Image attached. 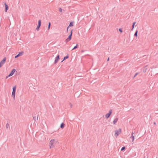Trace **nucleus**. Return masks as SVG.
I'll use <instances>...</instances> for the list:
<instances>
[{"mask_svg":"<svg viewBox=\"0 0 158 158\" xmlns=\"http://www.w3.org/2000/svg\"><path fill=\"white\" fill-rule=\"evenodd\" d=\"M57 142V141L55 139H52L50 142V148H52L54 147L53 144L56 143Z\"/></svg>","mask_w":158,"mask_h":158,"instance_id":"nucleus-1","label":"nucleus"},{"mask_svg":"<svg viewBox=\"0 0 158 158\" xmlns=\"http://www.w3.org/2000/svg\"><path fill=\"white\" fill-rule=\"evenodd\" d=\"M114 136L117 137L121 132V129L120 128L115 131Z\"/></svg>","mask_w":158,"mask_h":158,"instance_id":"nucleus-2","label":"nucleus"},{"mask_svg":"<svg viewBox=\"0 0 158 158\" xmlns=\"http://www.w3.org/2000/svg\"><path fill=\"white\" fill-rule=\"evenodd\" d=\"M112 110L110 109L109 110V112L105 115V117L106 118H108L109 117L110 115L112 113Z\"/></svg>","mask_w":158,"mask_h":158,"instance_id":"nucleus-3","label":"nucleus"},{"mask_svg":"<svg viewBox=\"0 0 158 158\" xmlns=\"http://www.w3.org/2000/svg\"><path fill=\"white\" fill-rule=\"evenodd\" d=\"M15 71H16V70L15 69H13L11 70L10 73L9 75H8V77H10V76H12L14 74V73H15Z\"/></svg>","mask_w":158,"mask_h":158,"instance_id":"nucleus-4","label":"nucleus"},{"mask_svg":"<svg viewBox=\"0 0 158 158\" xmlns=\"http://www.w3.org/2000/svg\"><path fill=\"white\" fill-rule=\"evenodd\" d=\"M60 59L59 55H58L55 58L54 64H56Z\"/></svg>","mask_w":158,"mask_h":158,"instance_id":"nucleus-5","label":"nucleus"},{"mask_svg":"<svg viewBox=\"0 0 158 158\" xmlns=\"http://www.w3.org/2000/svg\"><path fill=\"white\" fill-rule=\"evenodd\" d=\"M134 132L133 131H132L131 133V135L130 137L131 139H132V142H133L134 141V140L135 139V136L134 135Z\"/></svg>","mask_w":158,"mask_h":158,"instance_id":"nucleus-6","label":"nucleus"},{"mask_svg":"<svg viewBox=\"0 0 158 158\" xmlns=\"http://www.w3.org/2000/svg\"><path fill=\"white\" fill-rule=\"evenodd\" d=\"M23 53V52H19V54L15 56V58H16L19 56H22Z\"/></svg>","mask_w":158,"mask_h":158,"instance_id":"nucleus-7","label":"nucleus"},{"mask_svg":"<svg viewBox=\"0 0 158 158\" xmlns=\"http://www.w3.org/2000/svg\"><path fill=\"white\" fill-rule=\"evenodd\" d=\"M6 57L4 58L0 62V63L2 65H3L5 63V62L6 61Z\"/></svg>","mask_w":158,"mask_h":158,"instance_id":"nucleus-8","label":"nucleus"},{"mask_svg":"<svg viewBox=\"0 0 158 158\" xmlns=\"http://www.w3.org/2000/svg\"><path fill=\"white\" fill-rule=\"evenodd\" d=\"M72 31H73V30L72 29L71 30L70 34V35L69 36L68 38V39H69V40H71V39L72 36Z\"/></svg>","mask_w":158,"mask_h":158,"instance_id":"nucleus-9","label":"nucleus"},{"mask_svg":"<svg viewBox=\"0 0 158 158\" xmlns=\"http://www.w3.org/2000/svg\"><path fill=\"white\" fill-rule=\"evenodd\" d=\"M5 12H6L7 11V10H8L9 7L8 5H7L6 3H5Z\"/></svg>","mask_w":158,"mask_h":158,"instance_id":"nucleus-10","label":"nucleus"},{"mask_svg":"<svg viewBox=\"0 0 158 158\" xmlns=\"http://www.w3.org/2000/svg\"><path fill=\"white\" fill-rule=\"evenodd\" d=\"M118 119V118H117L114 120L113 122V123L114 124H115L117 122Z\"/></svg>","mask_w":158,"mask_h":158,"instance_id":"nucleus-11","label":"nucleus"},{"mask_svg":"<svg viewBox=\"0 0 158 158\" xmlns=\"http://www.w3.org/2000/svg\"><path fill=\"white\" fill-rule=\"evenodd\" d=\"M65 124L63 123H62L61 124L60 126V127L61 128L63 129L64 128V126Z\"/></svg>","mask_w":158,"mask_h":158,"instance_id":"nucleus-12","label":"nucleus"},{"mask_svg":"<svg viewBox=\"0 0 158 158\" xmlns=\"http://www.w3.org/2000/svg\"><path fill=\"white\" fill-rule=\"evenodd\" d=\"M146 66L143 69V72L144 73H145L146 72L147 70V69L146 68Z\"/></svg>","mask_w":158,"mask_h":158,"instance_id":"nucleus-13","label":"nucleus"},{"mask_svg":"<svg viewBox=\"0 0 158 158\" xmlns=\"http://www.w3.org/2000/svg\"><path fill=\"white\" fill-rule=\"evenodd\" d=\"M16 86H14L13 88V91L12 92H15L16 91Z\"/></svg>","mask_w":158,"mask_h":158,"instance_id":"nucleus-14","label":"nucleus"},{"mask_svg":"<svg viewBox=\"0 0 158 158\" xmlns=\"http://www.w3.org/2000/svg\"><path fill=\"white\" fill-rule=\"evenodd\" d=\"M69 56L68 55H67L66 56H65L64 58V59H63V60L62 61V62L63 61H64V60H66V59H68L69 58Z\"/></svg>","mask_w":158,"mask_h":158,"instance_id":"nucleus-15","label":"nucleus"},{"mask_svg":"<svg viewBox=\"0 0 158 158\" xmlns=\"http://www.w3.org/2000/svg\"><path fill=\"white\" fill-rule=\"evenodd\" d=\"M136 23V22H134L133 23V24H132V28L131 29V30H133L134 28V26L135 24Z\"/></svg>","mask_w":158,"mask_h":158,"instance_id":"nucleus-16","label":"nucleus"},{"mask_svg":"<svg viewBox=\"0 0 158 158\" xmlns=\"http://www.w3.org/2000/svg\"><path fill=\"white\" fill-rule=\"evenodd\" d=\"M137 33H138V30H136L134 36H135L136 37H137Z\"/></svg>","mask_w":158,"mask_h":158,"instance_id":"nucleus-17","label":"nucleus"},{"mask_svg":"<svg viewBox=\"0 0 158 158\" xmlns=\"http://www.w3.org/2000/svg\"><path fill=\"white\" fill-rule=\"evenodd\" d=\"M41 20H40L38 21V25H39L40 26H41Z\"/></svg>","mask_w":158,"mask_h":158,"instance_id":"nucleus-18","label":"nucleus"},{"mask_svg":"<svg viewBox=\"0 0 158 158\" xmlns=\"http://www.w3.org/2000/svg\"><path fill=\"white\" fill-rule=\"evenodd\" d=\"M51 25V23L50 22H49L48 25V30H49L50 27Z\"/></svg>","mask_w":158,"mask_h":158,"instance_id":"nucleus-19","label":"nucleus"},{"mask_svg":"<svg viewBox=\"0 0 158 158\" xmlns=\"http://www.w3.org/2000/svg\"><path fill=\"white\" fill-rule=\"evenodd\" d=\"M77 46H78V44H77L76 46H75L72 49V50H73L75 49H76V48H77Z\"/></svg>","mask_w":158,"mask_h":158,"instance_id":"nucleus-20","label":"nucleus"},{"mask_svg":"<svg viewBox=\"0 0 158 158\" xmlns=\"http://www.w3.org/2000/svg\"><path fill=\"white\" fill-rule=\"evenodd\" d=\"M73 26V23L72 22H71L70 23L69 25V26L71 27Z\"/></svg>","mask_w":158,"mask_h":158,"instance_id":"nucleus-21","label":"nucleus"},{"mask_svg":"<svg viewBox=\"0 0 158 158\" xmlns=\"http://www.w3.org/2000/svg\"><path fill=\"white\" fill-rule=\"evenodd\" d=\"M70 40H69V39H68V38H67L65 40V42L66 43H67V42H69Z\"/></svg>","mask_w":158,"mask_h":158,"instance_id":"nucleus-22","label":"nucleus"},{"mask_svg":"<svg viewBox=\"0 0 158 158\" xmlns=\"http://www.w3.org/2000/svg\"><path fill=\"white\" fill-rule=\"evenodd\" d=\"M40 26H39V25H38L36 28V29L37 30H39V29L40 28Z\"/></svg>","mask_w":158,"mask_h":158,"instance_id":"nucleus-23","label":"nucleus"},{"mask_svg":"<svg viewBox=\"0 0 158 158\" xmlns=\"http://www.w3.org/2000/svg\"><path fill=\"white\" fill-rule=\"evenodd\" d=\"M59 11L60 12H61L62 11V9L61 8H59Z\"/></svg>","mask_w":158,"mask_h":158,"instance_id":"nucleus-24","label":"nucleus"},{"mask_svg":"<svg viewBox=\"0 0 158 158\" xmlns=\"http://www.w3.org/2000/svg\"><path fill=\"white\" fill-rule=\"evenodd\" d=\"M125 147H124V146L122 148H121V151H123V150H124L125 149Z\"/></svg>","mask_w":158,"mask_h":158,"instance_id":"nucleus-25","label":"nucleus"},{"mask_svg":"<svg viewBox=\"0 0 158 158\" xmlns=\"http://www.w3.org/2000/svg\"><path fill=\"white\" fill-rule=\"evenodd\" d=\"M15 92H12V96H13V95L15 96Z\"/></svg>","mask_w":158,"mask_h":158,"instance_id":"nucleus-26","label":"nucleus"},{"mask_svg":"<svg viewBox=\"0 0 158 158\" xmlns=\"http://www.w3.org/2000/svg\"><path fill=\"white\" fill-rule=\"evenodd\" d=\"M9 126V124L8 123H7L6 124V128H8V127Z\"/></svg>","mask_w":158,"mask_h":158,"instance_id":"nucleus-27","label":"nucleus"},{"mask_svg":"<svg viewBox=\"0 0 158 158\" xmlns=\"http://www.w3.org/2000/svg\"><path fill=\"white\" fill-rule=\"evenodd\" d=\"M33 119L35 121H36V118L35 116H33Z\"/></svg>","mask_w":158,"mask_h":158,"instance_id":"nucleus-28","label":"nucleus"},{"mask_svg":"<svg viewBox=\"0 0 158 158\" xmlns=\"http://www.w3.org/2000/svg\"><path fill=\"white\" fill-rule=\"evenodd\" d=\"M119 31L121 32H122V31H123L122 29H121V28L119 29Z\"/></svg>","mask_w":158,"mask_h":158,"instance_id":"nucleus-29","label":"nucleus"},{"mask_svg":"<svg viewBox=\"0 0 158 158\" xmlns=\"http://www.w3.org/2000/svg\"><path fill=\"white\" fill-rule=\"evenodd\" d=\"M138 73H136L135 74V76H134V77H136V76H137V75H138Z\"/></svg>","mask_w":158,"mask_h":158,"instance_id":"nucleus-30","label":"nucleus"},{"mask_svg":"<svg viewBox=\"0 0 158 158\" xmlns=\"http://www.w3.org/2000/svg\"><path fill=\"white\" fill-rule=\"evenodd\" d=\"M69 105L71 108H72V105L71 103H69Z\"/></svg>","mask_w":158,"mask_h":158,"instance_id":"nucleus-31","label":"nucleus"},{"mask_svg":"<svg viewBox=\"0 0 158 158\" xmlns=\"http://www.w3.org/2000/svg\"><path fill=\"white\" fill-rule=\"evenodd\" d=\"M12 97H13V98L14 99H15V96L14 95H13V96H12Z\"/></svg>","mask_w":158,"mask_h":158,"instance_id":"nucleus-32","label":"nucleus"},{"mask_svg":"<svg viewBox=\"0 0 158 158\" xmlns=\"http://www.w3.org/2000/svg\"><path fill=\"white\" fill-rule=\"evenodd\" d=\"M8 75L6 77V79H7L8 77H8Z\"/></svg>","mask_w":158,"mask_h":158,"instance_id":"nucleus-33","label":"nucleus"},{"mask_svg":"<svg viewBox=\"0 0 158 158\" xmlns=\"http://www.w3.org/2000/svg\"><path fill=\"white\" fill-rule=\"evenodd\" d=\"M2 65L0 63V68L1 67Z\"/></svg>","mask_w":158,"mask_h":158,"instance_id":"nucleus-34","label":"nucleus"},{"mask_svg":"<svg viewBox=\"0 0 158 158\" xmlns=\"http://www.w3.org/2000/svg\"><path fill=\"white\" fill-rule=\"evenodd\" d=\"M38 116H39V115H37V120H38Z\"/></svg>","mask_w":158,"mask_h":158,"instance_id":"nucleus-35","label":"nucleus"},{"mask_svg":"<svg viewBox=\"0 0 158 158\" xmlns=\"http://www.w3.org/2000/svg\"><path fill=\"white\" fill-rule=\"evenodd\" d=\"M67 32H68V28H67Z\"/></svg>","mask_w":158,"mask_h":158,"instance_id":"nucleus-36","label":"nucleus"},{"mask_svg":"<svg viewBox=\"0 0 158 158\" xmlns=\"http://www.w3.org/2000/svg\"><path fill=\"white\" fill-rule=\"evenodd\" d=\"M109 57H108V59H107V61H109Z\"/></svg>","mask_w":158,"mask_h":158,"instance_id":"nucleus-37","label":"nucleus"},{"mask_svg":"<svg viewBox=\"0 0 158 158\" xmlns=\"http://www.w3.org/2000/svg\"><path fill=\"white\" fill-rule=\"evenodd\" d=\"M154 124L156 125V123L155 122H154Z\"/></svg>","mask_w":158,"mask_h":158,"instance_id":"nucleus-38","label":"nucleus"},{"mask_svg":"<svg viewBox=\"0 0 158 158\" xmlns=\"http://www.w3.org/2000/svg\"><path fill=\"white\" fill-rule=\"evenodd\" d=\"M69 26L67 28H68V29H69Z\"/></svg>","mask_w":158,"mask_h":158,"instance_id":"nucleus-39","label":"nucleus"},{"mask_svg":"<svg viewBox=\"0 0 158 158\" xmlns=\"http://www.w3.org/2000/svg\"><path fill=\"white\" fill-rule=\"evenodd\" d=\"M158 74V73H157V74Z\"/></svg>","mask_w":158,"mask_h":158,"instance_id":"nucleus-40","label":"nucleus"}]
</instances>
